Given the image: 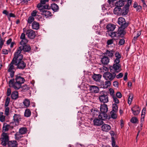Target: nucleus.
Segmentation results:
<instances>
[{
    "mask_svg": "<svg viewBox=\"0 0 147 147\" xmlns=\"http://www.w3.org/2000/svg\"><path fill=\"white\" fill-rule=\"evenodd\" d=\"M47 9L43 8L39 9L40 12V13L42 15L44 16L46 18H48L51 16V12L47 10Z\"/></svg>",
    "mask_w": 147,
    "mask_h": 147,
    "instance_id": "nucleus-11",
    "label": "nucleus"
},
{
    "mask_svg": "<svg viewBox=\"0 0 147 147\" xmlns=\"http://www.w3.org/2000/svg\"><path fill=\"white\" fill-rule=\"evenodd\" d=\"M28 42V40L26 38L22 39L20 42V46L26 45V44Z\"/></svg>",
    "mask_w": 147,
    "mask_h": 147,
    "instance_id": "nucleus-40",
    "label": "nucleus"
},
{
    "mask_svg": "<svg viewBox=\"0 0 147 147\" xmlns=\"http://www.w3.org/2000/svg\"><path fill=\"white\" fill-rule=\"evenodd\" d=\"M23 104L26 107H28L30 105V101L28 99H25L24 101Z\"/></svg>",
    "mask_w": 147,
    "mask_h": 147,
    "instance_id": "nucleus-39",
    "label": "nucleus"
},
{
    "mask_svg": "<svg viewBox=\"0 0 147 147\" xmlns=\"http://www.w3.org/2000/svg\"><path fill=\"white\" fill-rule=\"evenodd\" d=\"M112 98L113 99V101L115 104H118L119 102V100L115 96H113Z\"/></svg>",
    "mask_w": 147,
    "mask_h": 147,
    "instance_id": "nucleus-51",
    "label": "nucleus"
},
{
    "mask_svg": "<svg viewBox=\"0 0 147 147\" xmlns=\"http://www.w3.org/2000/svg\"><path fill=\"white\" fill-rule=\"evenodd\" d=\"M51 7L52 9L54 11H57L59 9V7L55 3L52 4L51 5Z\"/></svg>",
    "mask_w": 147,
    "mask_h": 147,
    "instance_id": "nucleus-33",
    "label": "nucleus"
},
{
    "mask_svg": "<svg viewBox=\"0 0 147 147\" xmlns=\"http://www.w3.org/2000/svg\"><path fill=\"white\" fill-rule=\"evenodd\" d=\"M134 115H138L140 112V109L139 107L137 105H135L131 109Z\"/></svg>",
    "mask_w": 147,
    "mask_h": 147,
    "instance_id": "nucleus-18",
    "label": "nucleus"
},
{
    "mask_svg": "<svg viewBox=\"0 0 147 147\" xmlns=\"http://www.w3.org/2000/svg\"><path fill=\"white\" fill-rule=\"evenodd\" d=\"M110 94L112 96V97L113 96H115L114 94V92L113 90L112 89H110Z\"/></svg>",
    "mask_w": 147,
    "mask_h": 147,
    "instance_id": "nucleus-63",
    "label": "nucleus"
},
{
    "mask_svg": "<svg viewBox=\"0 0 147 147\" xmlns=\"http://www.w3.org/2000/svg\"><path fill=\"white\" fill-rule=\"evenodd\" d=\"M101 62L104 65H107L109 62V59L107 56H104L101 59Z\"/></svg>",
    "mask_w": 147,
    "mask_h": 147,
    "instance_id": "nucleus-21",
    "label": "nucleus"
},
{
    "mask_svg": "<svg viewBox=\"0 0 147 147\" xmlns=\"http://www.w3.org/2000/svg\"><path fill=\"white\" fill-rule=\"evenodd\" d=\"M91 112L92 113V114L94 117L98 115L99 113L98 110L95 109H92Z\"/></svg>",
    "mask_w": 147,
    "mask_h": 147,
    "instance_id": "nucleus-36",
    "label": "nucleus"
},
{
    "mask_svg": "<svg viewBox=\"0 0 147 147\" xmlns=\"http://www.w3.org/2000/svg\"><path fill=\"white\" fill-rule=\"evenodd\" d=\"M114 52V51L112 50L110 51L107 50L106 52L104 53V54L107 55L109 57H112L113 56Z\"/></svg>",
    "mask_w": 147,
    "mask_h": 147,
    "instance_id": "nucleus-31",
    "label": "nucleus"
},
{
    "mask_svg": "<svg viewBox=\"0 0 147 147\" xmlns=\"http://www.w3.org/2000/svg\"><path fill=\"white\" fill-rule=\"evenodd\" d=\"M125 29H123L122 28L119 27L117 32V37H123L126 33L125 31L124 30Z\"/></svg>",
    "mask_w": 147,
    "mask_h": 147,
    "instance_id": "nucleus-15",
    "label": "nucleus"
},
{
    "mask_svg": "<svg viewBox=\"0 0 147 147\" xmlns=\"http://www.w3.org/2000/svg\"><path fill=\"white\" fill-rule=\"evenodd\" d=\"M118 23L121 26L120 27L125 28L128 26V23L126 22L125 19L122 17H119L118 20Z\"/></svg>",
    "mask_w": 147,
    "mask_h": 147,
    "instance_id": "nucleus-10",
    "label": "nucleus"
},
{
    "mask_svg": "<svg viewBox=\"0 0 147 147\" xmlns=\"http://www.w3.org/2000/svg\"><path fill=\"white\" fill-rule=\"evenodd\" d=\"M15 77V79H11L9 80V86L13 87L16 90H18L22 87V84L24 83L25 80L20 76L16 75Z\"/></svg>",
    "mask_w": 147,
    "mask_h": 147,
    "instance_id": "nucleus-1",
    "label": "nucleus"
},
{
    "mask_svg": "<svg viewBox=\"0 0 147 147\" xmlns=\"http://www.w3.org/2000/svg\"><path fill=\"white\" fill-rule=\"evenodd\" d=\"M49 0H41L40 3H38L37 5V7L39 9H40L45 8V9H49V6L48 5H43L45 4L46 2L48 1Z\"/></svg>",
    "mask_w": 147,
    "mask_h": 147,
    "instance_id": "nucleus-13",
    "label": "nucleus"
},
{
    "mask_svg": "<svg viewBox=\"0 0 147 147\" xmlns=\"http://www.w3.org/2000/svg\"><path fill=\"white\" fill-rule=\"evenodd\" d=\"M89 87V90L90 92L92 93H98L99 91V89L97 86L94 85H90Z\"/></svg>",
    "mask_w": 147,
    "mask_h": 147,
    "instance_id": "nucleus-17",
    "label": "nucleus"
},
{
    "mask_svg": "<svg viewBox=\"0 0 147 147\" xmlns=\"http://www.w3.org/2000/svg\"><path fill=\"white\" fill-rule=\"evenodd\" d=\"M22 116L20 114H15L13 116V121L16 125H19L21 121Z\"/></svg>",
    "mask_w": 147,
    "mask_h": 147,
    "instance_id": "nucleus-12",
    "label": "nucleus"
},
{
    "mask_svg": "<svg viewBox=\"0 0 147 147\" xmlns=\"http://www.w3.org/2000/svg\"><path fill=\"white\" fill-rule=\"evenodd\" d=\"M11 90L10 88H8L7 89L6 95L7 96H9L11 94Z\"/></svg>",
    "mask_w": 147,
    "mask_h": 147,
    "instance_id": "nucleus-53",
    "label": "nucleus"
},
{
    "mask_svg": "<svg viewBox=\"0 0 147 147\" xmlns=\"http://www.w3.org/2000/svg\"><path fill=\"white\" fill-rule=\"evenodd\" d=\"M10 100V98L8 97H7L5 101V105L7 107L8 106Z\"/></svg>",
    "mask_w": 147,
    "mask_h": 147,
    "instance_id": "nucleus-50",
    "label": "nucleus"
},
{
    "mask_svg": "<svg viewBox=\"0 0 147 147\" xmlns=\"http://www.w3.org/2000/svg\"><path fill=\"white\" fill-rule=\"evenodd\" d=\"M22 55H18L15 53L13 58H15V65L19 69H23L26 67V63L23 60Z\"/></svg>",
    "mask_w": 147,
    "mask_h": 147,
    "instance_id": "nucleus-2",
    "label": "nucleus"
},
{
    "mask_svg": "<svg viewBox=\"0 0 147 147\" xmlns=\"http://www.w3.org/2000/svg\"><path fill=\"white\" fill-rule=\"evenodd\" d=\"M115 55L116 58L114 60V63H119L120 61V59L121 58V54L118 52H116L115 53Z\"/></svg>",
    "mask_w": 147,
    "mask_h": 147,
    "instance_id": "nucleus-19",
    "label": "nucleus"
},
{
    "mask_svg": "<svg viewBox=\"0 0 147 147\" xmlns=\"http://www.w3.org/2000/svg\"><path fill=\"white\" fill-rule=\"evenodd\" d=\"M124 1H119L115 4V5L117 7H120L123 6L124 5Z\"/></svg>",
    "mask_w": 147,
    "mask_h": 147,
    "instance_id": "nucleus-37",
    "label": "nucleus"
},
{
    "mask_svg": "<svg viewBox=\"0 0 147 147\" xmlns=\"http://www.w3.org/2000/svg\"><path fill=\"white\" fill-rule=\"evenodd\" d=\"M39 23L36 21H34L32 24V29L36 30L39 29Z\"/></svg>",
    "mask_w": 147,
    "mask_h": 147,
    "instance_id": "nucleus-27",
    "label": "nucleus"
},
{
    "mask_svg": "<svg viewBox=\"0 0 147 147\" xmlns=\"http://www.w3.org/2000/svg\"><path fill=\"white\" fill-rule=\"evenodd\" d=\"M122 15H126L128 13L129 11V8L127 6V5H126L122 9Z\"/></svg>",
    "mask_w": 147,
    "mask_h": 147,
    "instance_id": "nucleus-29",
    "label": "nucleus"
},
{
    "mask_svg": "<svg viewBox=\"0 0 147 147\" xmlns=\"http://www.w3.org/2000/svg\"><path fill=\"white\" fill-rule=\"evenodd\" d=\"M3 113H0V121L2 122H3L5 120V116L3 115Z\"/></svg>",
    "mask_w": 147,
    "mask_h": 147,
    "instance_id": "nucleus-45",
    "label": "nucleus"
},
{
    "mask_svg": "<svg viewBox=\"0 0 147 147\" xmlns=\"http://www.w3.org/2000/svg\"><path fill=\"white\" fill-rule=\"evenodd\" d=\"M141 32H137V34L136 36H135L134 37V38L132 40V42L134 44L135 42V41L137 40V38L141 34Z\"/></svg>",
    "mask_w": 147,
    "mask_h": 147,
    "instance_id": "nucleus-42",
    "label": "nucleus"
},
{
    "mask_svg": "<svg viewBox=\"0 0 147 147\" xmlns=\"http://www.w3.org/2000/svg\"><path fill=\"white\" fill-rule=\"evenodd\" d=\"M116 95L117 97L119 98H120L122 97V94L119 92H117L116 94Z\"/></svg>",
    "mask_w": 147,
    "mask_h": 147,
    "instance_id": "nucleus-57",
    "label": "nucleus"
},
{
    "mask_svg": "<svg viewBox=\"0 0 147 147\" xmlns=\"http://www.w3.org/2000/svg\"><path fill=\"white\" fill-rule=\"evenodd\" d=\"M134 95L132 93H129V97L128 100V103L130 105L131 103V101L133 98Z\"/></svg>",
    "mask_w": 147,
    "mask_h": 147,
    "instance_id": "nucleus-38",
    "label": "nucleus"
},
{
    "mask_svg": "<svg viewBox=\"0 0 147 147\" xmlns=\"http://www.w3.org/2000/svg\"><path fill=\"white\" fill-rule=\"evenodd\" d=\"M34 18L32 16H30L28 18V22L29 24H31L34 20Z\"/></svg>",
    "mask_w": 147,
    "mask_h": 147,
    "instance_id": "nucleus-49",
    "label": "nucleus"
},
{
    "mask_svg": "<svg viewBox=\"0 0 147 147\" xmlns=\"http://www.w3.org/2000/svg\"><path fill=\"white\" fill-rule=\"evenodd\" d=\"M1 144L3 146H5L9 142V136L7 133H3L0 138Z\"/></svg>",
    "mask_w": 147,
    "mask_h": 147,
    "instance_id": "nucleus-8",
    "label": "nucleus"
},
{
    "mask_svg": "<svg viewBox=\"0 0 147 147\" xmlns=\"http://www.w3.org/2000/svg\"><path fill=\"white\" fill-rule=\"evenodd\" d=\"M128 74L127 72L125 73L124 76L123 78V79L124 80L126 81L127 80V76Z\"/></svg>",
    "mask_w": 147,
    "mask_h": 147,
    "instance_id": "nucleus-64",
    "label": "nucleus"
},
{
    "mask_svg": "<svg viewBox=\"0 0 147 147\" xmlns=\"http://www.w3.org/2000/svg\"><path fill=\"white\" fill-rule=\"evenodd\" d=\"M15 58H13L12 61L9 64L7 67V71L10 73V76L11 78H13L14 75L15 67L14 65H15Z\"/></svg>",
    "mask_w": 147,
    "mask_h": 147,
    "instance_id": "nucleus-5",
    "label": "nucleus"
},
{
    "mask_svg": "<svg viewBox=\"0 0 147 147\" xmlns=\"http://www.w3.org/2000/svg\"><path fill=\"white\" fill-rule=\"evenodd\" d=\"M146 112V109H143L142 111V114L141 115V122H143L144 120V119L145 116Z\"/></svg>",
    "mask_w": 147,
    "mask_h": 147,
    "instance_id": "nucleus-35",
    "label": "nucleus"
},
{
    "mask_svg": "<svg viewBox=\"0 0 147 147\" xmlns=\"http://www.w3.org/2000/svg\"><path fill=\"white\" fill-rule=\"evenodd\" d=\"M123 76V74L120 73L117 76L116 75V77L117 79H119L122 77Z\"/></svg>",
    "mask_w": 147,
    "mask_h": 147,
    "instance_id": "nucleus-54",
    "label": "nucleus"
},
{
    "mask_svg": "<svg viewBox=\"0 0 147 147\" xmlns=\"http://www.w3.org/2000/svg\"><path fill=\"white\" fill-rule=\"evenodd\" d=\"M22 90L24 92H25L29 89V88L26 85H25L23 86L22 87Z\"/></svg>",
    "mask_w": 147,
    "mask_h": 147,
    "instance_id": "nucleus-48",
    "label": "nucleus"
},
{
    "mask_svg": "<svg viewBox=\"0 0 147 147\" xmlns=\"http://www.w3.org/2000/svg\"><path fill=\"white\" fill-rule=\"evenodd\" d=\"M27 131V129L26 127H22L19 130V132L21 135L25 134Z\"/></svg>",
    "mask_w": 147,
    "mask_h": 147,
    "instance_id": "nucleus-34",
    "label": "nucleus"
},
{
    "mask_svg": "<svg viewBox=\"0 0 147 147\" xmlns=\"http://www.w3.org/2000/svg\"><path fill=\"white\" fill-rule=\"evenodd\" d=\"M31 47L29 45H26L24 46H20L18 48L16 52L15 53L18 55H22L21 53L22 51H23L24 52H28L30 51Z\"/></svg>",
    "mask_w": 147,
    "mask_h": 147,
    "instance_id": "nucleus-7",
    "label": "nucleus"
},
{
    "mask_svg": "<svg viewBox=\"0 0 147 147\" xmlns=\"http://www.w3.org/2000/svg\"><path fill=\"white\" fill-rule=\"evenodd\" d=\"M103 77L105 80L111 81L115 78L116 74L114 72H111L110 71H107L103 74Z\"/></svg>",
    "mask_w": 147,
    "mask_h": 147,
    "instance_id": "nucleus-6",
    "label": "nucleus"
},
{
    "mask_svg": "<svg viewBox=\"0 0 147 147\" xmlns=\"http://www.w3.org/2000/svg\"><path fill=\"white\" fill-rule=\"evenodd\" d=\"M109 93L105 91H100L99 93V98L101 102L104 104L109 102Z\"/></svg>",
    "mask_w": 147,
    "mask_h": 147,
    "instance_id": "nucleus-4",
    "label": "nucleus"
},
{
    "mask_svg": "<svg viewBox=\"0 0 147 147\" xmlns=\"http://www.w3.org/2000/svg\"><path fill=\"white\" fill-rule=\"evenodd\" d=\"M113 39H109L107 41V44L108 45H109L113 44Z\"/></svg>",
    "mask_w": 147,
    "mask_h": 147,
    "instance_id": "nucleus-56",
    "label": "nucleus"
},
{
    "mask_svg": "<svg viewBox=\"0 0 147 147\" xmlns=\"http://www.w3.org/2000/svg\"><path fill=\"white\" fill-rule=\"evenodd\" d=\"M113 109L112 111L117 112L118 111V107L117 105L116 104H113L112 106Z\"/></svg>",
    "mask_w": 147,
    "mask_h": 147,
    "instance_id": "nucleus-44",
    "label": "nucleus"
},
{
    "mask_svg": "<svg viewBox=\"0 0 147 147\" xmlns=\"http://www.w3.org/2000/svg\"><path fill=\"white\" fill-rule=\"evenodd\" d=\"M107 81H105L104 83V84L102 85L101 86L103 88H107L109 86H110L111 84V81L107 80Z\"/></svg>",
    "mask_w": 147,
    "mask_h": 147,
    "instance_id": "nucleus-30",
    "label": "nucleus"
},
{
    "mask_svg": "<svg viewBox=\"0 0 147 147\" xmlns=\"http://www.w3.org/2000/svg\"><path fill=\"white\" fill-rule=\"evenodd\" d=\"M122 10L120 7H115L113 10V13L114 14L118 16H120L122 14Z\"/></svg>",
    "mask_w": 147,
    "mask_h": 147,
    "instance_id": "nucleus-20",
    "label": "nucleus"
},
{
    "mask_svg": "<svg viewBox=\"0 0 147 147\" xmlns=\"http://www.w3.org/2000/svg\"><path fill=\"white\" fill-rule=\"evenodd\" d=\"M2 52L3 54L5 55L7 54L8 53V50L5 49L3 50Z\"/></svg>",
    "mask_w": 147,
    "mask_h": 147,
    "instance_id": "nucleus-61",
    "label": "nucleus"
},
{
    "mask_svg": "<svg viewBox=\"0 0 147 147\" xmlns=\"http://www.w3.org/2000/svg\"><path fill=\"white\" fill-rule=\"evenodd\" d=\"M113 85L115 87H117L118 85V83L117 81H115L113 82Z\"/></svg>",
    "mask_w": 147,
    "mask_h": 147,
    "instance_id": "nucleus-62",
    "label": "nucleus"
},
{
    "mask_svg": "<svg viewBox=\"0 0 147 147\" xmlns=\"http://www.w3.org/2000/svg\"><path fill=\"white\" fill-rule=\"evenodd\" d=\"M20 134L19 133H17L15 134V139L16 140H20L23 136Z\"/></svg>",
    "mask_w": 147,
    "mask_h": 147,
    "instance_id": "nucleus-43",
    "label": "nucleus"
},
{
    "mask_svg": "<svg viewBox=\"0 0 147 147\" xmlns=\"http://www.w3.org/2000/svg\"><path fill=\"white\" fill-rule=\"evenodd\" d=\"M107 29L109 31H111L114 30L115 28V26L113 24H109L106 26Z\"/></svg>",
    "mask_w": 147,
    "mask_h": 147,
    "instance_id": "nucleus-26",
    "label": "nucleus"
},
{
    "mask_svg": "<svg viewBox=\"0 0 147 147\" xmlns=\"http://www.w3.org/2000/svg\"><path fill=\"white\" fill-rule=\"evenodd\" d=\"M107 32L109 35L112 38L117 37L116 32L107 31Z\"/></svg>",
    "mask_w": 147,
    "mask_h": 147,
    "instance_id": "nucleus-32",
    "label": "nucleus"
},
{
    "mask_svg": "<svg viewBox=\"0 0 147 147\" xmlns=\"http://www.w3.org/2000/svg\"><path fill=\"white\" fill-rule=\"evenodd\" d=\"M114 63L113 66L109 67V69L111 72H114L116 74L120 71L121 66L119 63Z\"/></svg>",
    "mask_w": 147,
    "mask_h": 147,
    "instance_id": "nucleus-9",
    "label": "nucleus"
},
{
    "mask_svg": "<svg viewBox=\"0 0 147 147\" xmlns=\"http://www.w3.org/2000/svg\"><path fill=\"white\" fill-rule=\"evenodd\" d=\"M125 42V40L123 38L120 39L119 41V44L120 45H122L124 44Z\"/></svg>",
    "mask_w": 147,
    "mask_h": 147,
    "instance_id": "nucleus-55",
    "label": "nucleus"
},
{
    "mask_svg": "<svg viewBox=\"0 0 147 147\" xmlns=\"http://www.w3.org/2000/svg\"><path fill=\"white\" fill-rule=\"evenodd\" d=\"M31 115V112L28 109H27L26 110L24 113V116L26 117H29Z\"/></svg>",
    "mask_w": 147,
    "mask_h": 147,
    "instance_id": "nucleus-41",
    "label": "nucleus"
},
{
    "mask_svg": "<svg viewBox=\"0 0 147 147\" xmlns=\"http://www.w3.org/2000/svg\"><path fill=\"white\" fill-rule=\"evenodd\" d=\"M100 113L98 115V117L101 119L106 120L107 118L108 115L107 112L108 108L107 105H101L100 108Z\"/></svg>",
    "mask_w": 147,
    "mask_h": 147,
    "instance_id": "nucleus-3",
    "label": "nucleus"
},
{
    "mask_svg": "<svg viewBox=\"0 0 147 147\" xmlns=\"http://www.w3.org/2000/svg\"><path fill=\"white\" fill-rule=\"evenodd\" d=\"M37 11L36 10L33 11L31 13V16H36Z\"/></svg>",
    "mask_w": 147,
    "mask_h": 147,
    "instance_id": "nucleus-58",
    "label": "nucleus"
},
{
    "mask_svg": "<svg viewBox=\"0 0 147 147\" xmlns=\"http://www.w3.org/2000/svg\"><path fill=\"white\" fill-rule=\"evenodd\" d=\"M20 38L21 39L26 38H25V35L24 33H22L21 34V36L20 37Z\"/></svg>",
    "mask_w": 147,
    "mask_h": 147,
    "instance_id": "nucleus-60",
    "label": "nucleus"
},
{
    "mask_svg": "<svg viewBox=\"0 0 147 147\" xmlns=\"http://www.w3.org/2000/svg\"><path fill=\"white\" fill-rule=\"evenodd\" d=\"M7 145L9 147H16L18 143L16 141H9Z\"/></svg>",
    "mask_w": 147,
    "mask_h": 147,
    "instance_id": "nucleus-25",
    "label": "nucleus"
},
{
    "mask_svg": "<svg viewBox=\"0 0 147 147\" xmlns=\"http://www.w3.org/2000/svg\"><path fill=\"white\" fill-rule=\"evenodd\" d=\"M18 92L16 91L13 92L11 94V97L12 99L16 100L18 98Z\"/></svg>",
    "mask_w": 147,
    "mask_h": 147,
    "instance_id": "nucleus-28",
    "label": "nucleus"
},
{
    "mask_svg": "<svg viewBox=\"0 0 147 147\" xmlns=\"http://www.w3.org/2000/svg\"><path fill=\"white\" fill-rule=\"evenodd\" d=\"M116 112H113V111H111V117L114 119H116L117 117V115L116 114Z\"/></svg>",
    "mask_w": 147,
    "mask_h": 147,
    "instance_id": "nucleus-46",
    "label": "nucleus"
},
{
    "mask_svg": "<svg viewBox=\"0 0 147 147\" xmlns=\"http://www.w3.org/2000/svg\"><path fill=\"white\" fill-rule=\"evenodd\" d=\"M136 8V11L139 12L141 10L142 7L141 6L139 5Z\"/></svg>",
    "mask_w": 147,
    "mask_h": 147,
    "instance_id": "nucleus-59",
    "label": "nucleus"
},
{
    "mask_svg": "<svg viewBox=\"0 0 147 147\" xmlns=\"http://www.w3.org/2000/svg\"><path fill=\"white\" fill-rule=\"evenodd\" d=\"M11 127L12 128H13V127L9 125H8L6 123H4L3 127V133L5 131H8L9 129Z\"/></svg>",
    "mask_w": 147,
    "mask_h": 147,
    "instance_id": "nucleus-22",
    "label": "nucleus"
},
{
    "mask_svg": "<svg viewBox=\"0 0 147 147\" xmlns=\"http://www.w3.org/2000/svg\"><path fill=\"white\" fill-rule=\"evenodd\" d=\"M102 130L104 131L108 132L111 129V126L109 125L105 124L101 127Z\"/></svg>",
    "mask_w": 147,
    "mask_h": 147,
    "instance_id": "nucleus-24",
    "label": "nucleus"
},
{
    "mask_svg": "<svg viewBox=\"0 0 147 147\" xmlns=\"http://www.w3.org/2000/svg\"><path fill=\"white\" fill-rule=\"evenodd\" d=\"M9 108L7 107L5 108V114L6 116H8L9 114Z\"/></svg>",
    "mask_w": 147,
    "mask_h": 147,
    "instance_id": "nucleus-52",
    "label": "nucleus"
},
{
    "mask_svg": "<svg viewBox=\"0 0 147 147\" xmlns=\"http://www.w3.org/2000/svg\"><path fill=\"white\" fill-rule=\"evenodd\" d=\"M26 34L31 39L34 38L36 36L35 32L31 29L28 30L26 31Z\"/></svg>",
    "mask_w": 147,
    "mask_h": 147,
    "instance_id": "nucleus-14",
    "label": "nucleus"
},
{
    "mask_svg": "<svg viewBox=\"0 0 147 147\" xmlns=\"http://www.w3.org/2000/svg\"><path fill=\"white\" fill-rule=\"evenodd\" d=\"M102 77L101 75L100 74H94L92 75V78L96 82H99Z\"/></svg>",
    "mask_w": 147,
    "mask_h": 147,
    "instance_id": "nucleus-23",
    "label": "nucleus"
},
{
    "mask_svg": "<svg viewBox=\"0 0 147 147\" xmlns=\"http://www.w3.org/2000/svg\"><path fill=\"white\" fill-rule=\"evenodd\" d=\"M103 120H104L101 119L99 117L98 118L94 119L93 121L94 124V125L97 126H100L103 123Z\"/></svg>",
    "mask_w": 147,
    "mask_h": 147,
    "instance_id": "nucleus-16",
    "label": "nucleus"
},
{
    "mask_svg": "<svg viewBox=\"0 0 147 147\" xmlns=\"http://www.w3.org/2000/svg\"><path fill=\"white\" fill-rule=\"evenodd\" d=\"M138 120L137 118L136 117H134L131 118V122L133 123H137L138 121Z\"/></svg>",
    "mask_w": 147,
    "mask_h": 147,
    "instance_id": "nucleus-47",
    "label": "nucleus"
}]
</instances>
